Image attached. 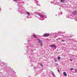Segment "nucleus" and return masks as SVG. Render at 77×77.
Masks as SVG:
<instances>
[{"label":"nucleus","instance_id":"obj_1","mask_svg":"<svg viewBox=\"0 0 77 77\" xmlns=\"http://www.w3.org/2000/svg\"><path fill=\"white\" fill-rule=\"evenodd\" d=\"M39 43L40 44V45L41 47H42V46H43V44H42V42L41 40H39Z\"/></svg>","mask_w":77,"mask_h":77},{"label":"nucleus","instance_id":"obj_2","mask_svg":"<svg viewBox=\"0 0 77 77\" xmlns=\"http://www.w3.org/2000/svg\"><path fill=\"white\" fill-rule=\"evenodd\" d=\"M43 36H45V37H48V36H50V35L48 33H46Z\"/></svg>","mask_w":77,"mask_h":77},{"label":"nucleus","instance_id":"obj_3","mask_svg":"<svg viewBox=\"0 0 77 77\" xmlns=\"http://www.w3.org/2000/svg\"><path fill=\"white\" fill-rule=\"evenodd\" d=\"M49 47H51V48L54 47V48H55L56 45H55V44L51 45H49Z\"/></svg>","mask_w":77,"mask_h":77},{"label":"nucleus","instance_id":"obj_4","mask_svg":"<svg viewBox=\"0 0 77 77\" xmlns=\"http://www.w3.org/2000/svg\"><path fill=\"white\" fill-rule=\"evenodd\" d=\"M61 2L63 3H65V0H61Z\"/></svg>","mask_w":77,"mask_h":77},{"label":"nucleus","instance_id":"obj_5","mask_svg":"<svg viewBox=\"0 0 77 77\" xmlns=\"http://www.w3.org/2000/svg\"><path fill=\"white\" fill-rule=\"evenodd\" d=\"M63 74L64 75H65V76H67V74H66V72H63Z\"/></svg>","mask_w":77,"mask_h":77},{"label":"nucleus","instance_id":"obj_6","mask_svg":"<svg viewBox=\"0 0 77 77\" xmlns=\"http://www.w3.org/2000/svg\"><path fill=\"white\" fill-rule=\"evenodd\" d=\"M40 16L42 18H43L44 17V15L41 14H39Z\"/></svg>","mask_w":77,"mask_h":77},{"label":"nucleus","instance_id":"obj_7","mask_svg":"<svg viewBox=\"0 0 77 77\" xmlns=\"http://www.w3.org/2000/svg\"><path fill=\"white\" fill-rule=\"evenodd\" d=\"M33 36L34 38H36V35L35 34H34L32 35Z\"/></svg>","mask_w":77,"mask_h":77},{"label":"nucleus","instance_id":"obj_8","mask_svg":"<svg viewBox=\"0 0 77 77\" xmlns=\"http://www.w3.org/2000/svg\"><path fill=\"white\" fill-rule=\"evenodd\" d=\"M58 60H60V56H59L58 57Z\"/></svg>","mask_w":77,"mask_h":77},{"label":"nucleus","instance_id":"obj_9","mask_svg":"<svg viewBox=\"0 0 77 77\" xmlns=\"http://www.w3.org/2000/svg\"><path fill=\"white\" fill-rule=\"evenodd\" d=\"M40 65L42 66V67H43V65H42V64H40Z\"/></svg>","mask_w":77,"mask_h":77},{"label":"nucleus","instance_id":"obj_10","mask_svg":"<svg viewBox=\"0 0 77 77\" xmlns=\"http://www.w3.org/2000/svg\"><path fill=\"white\" fill-rule=\"evenodd\" d=\"M55 65H58V63H55Z\"/></svg>","mask_w":77,"mask_h":77},{"label":"nucleus","instance_id":"obj_11","mask_svg":"<svg viewBox=\"0 0 77 77\" xmlns=\"http://www.w3.org/2000/svg\"><path fill=\"white\" fill-rule=\"evenodd\" d=\"M54 60L55 61V62H56L57 61V59L56 58H55Z\"/></svg>","mask_w":77,"mask_h":77},{"label":"nucleus","instance_id":"obj_12","mask_svg":"<svg viewBox=\"0 0 77 77\" xmlns=\"http://www.w3.org/2000/svg\"><path fill=\"white\" fill-rule=\"evenodd\" d=\"M74 69V68H71L70 69V70H71V71H72V70H73Z\"/></svg>","mask_w":77,"mask_h":77},{"label":"nucleus","instance_id":"obj_13","mask_svg":"<svg viewBox=\"0 0 77 77\" xmlns=\"http://www.w3.org/2000/svg\"><path fill=\"white\" fill-rule=\"evenodd\" d=\"M69 60L71 61V62H72V59H70Z\"/></svg>","mask_w":77,"mask_h":77},{"label":"nucleus","instance_id":"obj_14","mask_svg":"<svg viewBox=\"0 0 77 77\" xmlns=\"http://www.w3.org/2000/svg\"><path fill=\"white\" fill-rule=\"evenodd\" d=\"M26 14H28V15H30V13H27Z\"/></svg>","mask_w":77,"mask_h":77},{"label":"nucleus","instance_id":"obj_15","mask_svg":"<svg viewBox=\"0 0 77 77\" xmlns=\"http://www.w3.org/2000/svg\"><path fill=\"white\" fill-rule=\"evenodd\" d=\"M58 72H60V70H59V69H58Z\"/></svg>","mask_w":77,"mask_h":77},{"label":"nucleus","instance_id":"obj_16","mask_svg":"<svg viewBox=\"0 0 77 77\" xmlns=\"http://www.w3.org/2000/svg\"><path fill=\"white\" fill-rule=\"evenodd\" d=\"M18 0H14L15 2H17Z\"/></svg>","mask_w":77,"mask_h":77},{"label":"nucleus","instance_id":"obj_17","mask_svg":"<svg viewBox=\"0 0 77 77\" xmlns=\"http://www.w3.org/2000/svg\"><path fill=\"white\" fill-rule=\"evenodd\" d=\"M62 41L63 42H65V41L62 40Z\"/></svg>","mask_w":77,"mask_h":77},{"label":"nucleus","instance_id":"obj_18","mask_svg":"<svg viewBox=\"0 0 77 77\" xmlns=\"http://www.w3.org/2000/svg\"><path fill=\"white\" fill-rule=\"evenodd\" d=\"M75 72H77V69L75 70Z\"/></svg>","mask_w":77,"mask_h":77},{"label":"nucleus","instance_id":"obj_19","mask_svg":"<svg viewBox=\"0 0 77 77\" xmlns=\"http://www.w3.org/2000/svg\"><path fill=\"white\" fill-rule=\"evenodd\" d=\"M56 40H57V41H58V39H56Z\"/></svg>","mask_w":77,"mask_h":77},{"label":"nucleus","instance_id":"obj_20","mask_svg":"<svg viewBox=\"0 0 77 77\" xmlns=\"http://www.w3.org/2000/svg\"><path fill=\"white\" fill-rule=\"evenodd\" d=\"M58 39H60V38H58Z\"/></svg>","mask_w":77,"mask_h":77}]
</instances>
